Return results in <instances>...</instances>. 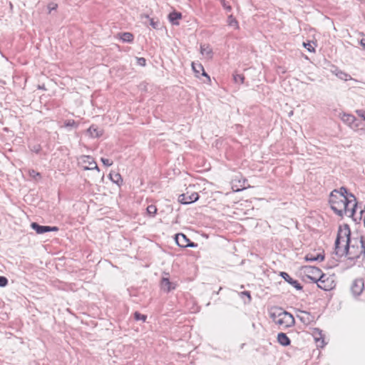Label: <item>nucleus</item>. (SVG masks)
<instances>
[{"label":"nucleus","instance_id":"nucleus-1","mask_svg":"<svg viewBox=\"0 0 365 365\" xmlns=\"http://www.w3.org/2000/svg\"><path fill=\"white\" fill-rule=\"evenodd\" d=\"M334 252L339 257L347 256V259L356 264L359 259L365 260V237L351 238L348 225L340 226L334 243Z\"/></svg>","mask_w":365,"mask_h":365},{"label":"nucleus","instance_id":"nucleus-2","mask_svg":"<svg viewBox=\"0 0 365 365\" xmlns=\"http://www.w3.org/2000/svg\"><path fill=\"white\" fill-rule=\"evenodd\" d=\"M329 202L331 210L338 216L354 217L357 206L356 199L354 195L349 193L344 187L332 190L329 195Z\"/></svg>","mask_w":365,"mask_h":365},{"label":"nucleus","instance_id":"nucleus-3","mask_svg":"<svg viewBox=\"0 0 365 365\" xmlns=\"http://www.w3.org/2000/svg\"><path fill=\"white\" fill-rule=\"evenodd\" d=\"M269 317L272 321L283 329L294 325L295 320L293 315L281 307H273L269 311Z\"/></svg>","mask_w":365,"mask_h":365},{"label":"nucleus","instance_id":"nucleus-4","mask_svg":"<svg viewBox=\"0 0 365 365\" xmlns=\"http://www.w3.org/2000/svg\"><path fill=\"white\" fill-rule=\"evenodd\" d=\"M304 272L307 277L313 282H324L322 278L324 277V274L319 268L314 266H306L304 268Z\"/></svg>","mask_w":365,"mask_h":365},{"label":"nucleus","instance_id":"nucleus-5","mask_svg":"<svg viewBox=\"0 0 365 365\" xmlns=\"http://www.w3.org/2000/svg\"><path fill=\"white\" fill-rule=\"evenodd\" d=\"M175 240L176 244L182 248L197 247V244L191 242L183 233L176 234Z\"/></svg>","mask_w":365,"mask_h":365},{"label":"nucleus","instance_id":"nucleus-6","mask_svg":"<svg viewBox=\"0 0 365 365\" xmlns=\"http://www.w3.org/2000/svg\"><path fill=\"white\" fill-rule=\"evenodd\" d=\"M81 163L83 169L85 170H97L99 171V168L95 162L94 159L89 155H83L81 158Z\"/></svg>","mask_w":365,"mask_h":365},{"label":"nucleus","instance_id":"nucleus-7","mask_svg":"<svg viewBox=\"0 0 365 365\" xmlns=\"http://www.w3.org/2000/svg\"><path fill=\"white\" fill-rule=\"evenodd\" d=\"M364 289V282L361 278L355 279L351 286V292L354 297L359 296Z\"/></svg>","mask_w":365,"mask_h":365},{"label":"nucleus","instance_id":"nucleus-8","mask_svg":"<svg viewBox=\"0 0 365 365\" xmlns=\"http://www.w3.org/2000/svg\"><path fill=\"white\" fill-rule=\"evenodd\" d=\"M199 198V195L197 192H192L189 195L188 192L182 194L179 196L178 200L180 203L184 205L190 204L196 202Z\"/></svg>","mask_w":365,"mask_h":365},{"label":"nucleus","instance_id":"nucleus-9","mask_svg":"<svg viewBox=\"0 0 365 365\" xmlns=\"http://www.w3.org/2000/svg\"><path fill=\"white\" fill-rule=\"evenodd\" d=\"M280 276L289 284L293 286L294 288H296L297 290H302V286L300 284V283L296 280L292 279L289 274L285 272H281Z\"/></svg>","mask_w":365,"mask_h":365},{"label":"nucleus","instance_id":"nucleus-10","mask_svg":"<svg viewBox=\"0 0 365 365\" xmlns=\"http://www.w3.org/2000/svg\"><path fill=\"white\" fill-rule=\"evenodd\" d=\"M297 317L304 324H309L312 321V316L306 311L297 310Z\"/></svg>","mask_w":365,"mask_h":365},{"label":"nucleus","instance_id":"nucleus-11","mask_svg":"<svg viewBox=\"0 0 365 365\" xmlns=\"http://www.w3.org/2000/svg\"><path fill=\"white\" fill-rule=\"evenodd\" d=\"M312 334L317 343V346L323 348L325 346V342L322 331L316 328L314 329Z\"/></svg>","mask_w":365,"mask_h":365},{"label":"nucleus","instance_id":"nucleus-12","mask_svg":"<svg viewBox=\"0 0 365 365\" xmlns=\"http://www.w3.org/2000/svg\"><path fill=\"white\" fill-rule=\"evenodd\" d=\"M192 68L193 71L195 73L196 76L199 77L200 72H202L201 75L205 76L208 81H210V76L205 71L204 68L201 63H195L194 62L192 63Z\"/></svg>","mask_w":365,"mask_h":365},{"label":"nucleus","instance_id":"nucleus-13","mask_svg":"<svg viewBox=\"0 0 365 365\" xmlns=\"http://www.w3.org/2000/svg\"><path fill=\"white\" fill-rule=\"evenodd\" d=\"M160 285L162 289L166 292H169L171 290L175 289L176 287V284L173 282H171L167 277H163L162 279Z\"/></svg>","mask_w":365,"mask_h":365},{"label":"nucleus","instance_id":"nucleus-14","mask_svg":"<svg viewBox=\"0 0 365 365\" xmlns=\"http://www.w3.org/2000/svg\"><path fill=\"white\" fill-rule=\"evenodd\" d=\"M168 19L173 25H179L178 20L182 19V14L178 11H173L168 15Z\"/></svg>","mask_w":365,"mask_h":365},{"label":"nucleus","instance_id":"nucleus-15","mask_svg":"<svg viewBox=\"0 0 365 365\" xmlns=\"http://www.w3.org/2000/svg\"><path fill=\"white\" fill-rule=\"evenodd\" d=\"M141 19H146L149 21V24L154 29H159L160 28V22L158 19H155L153 18H150V16L147 14H143L141 15Z\"/></svg>","mask_w":365,"mask_h":365},{"label":"nucleus","instance_id":"nucleus-16","mask_svg":"<svg viewBox=\"0 0 365 365\" xmlns=\"http://www.w3.org/2000/svg\"><path fill=\"white\" fill-rule=\"evenodd\" d=\"M277 341L281 345H282L284 346H287L289 345L291 343V341L289 339V337L287 336L286 334H284L283 332L278 334Z\"/></svg>","mask_w":365,"mask_h":365},{"label":"nucleus","instance_id":"nucleus-17","mask_svg":"<svg viewBox=\"0 0 365 365\" xmlns=\"http://www.w3.org/2000/svg\"><path fill=\"white\" fill-rule=\"evenodd\" d=\"M120 36V39L123 42L132 43L134 39V36L132 33L123 32L118 34Z\"/></svg>","mask_w":365,"mask_h":365},{"label":"nucleus","instance_id":"nucleus-18","mask_svg":"<svg viewBox=\"0 0 365 365\" xmlns=\"http://www.w3.org/2000/svg\"><path fill=\"white\" fill-rule=\"evenodd\" d=\"M31 227L34 230L37 234H43L48 232V226L40 225L37 222H32Z\"/></svg>","mask_w":365,"mask_h":365},{"label":"nucleus","instance_id":"nucleus-19","mask_svg":"<svg viewBox=\"0 0 365 365\" xmlns=\"http://www.w3.org/2000/svg\"><path fill=\"white\" fill-rule=\"evenodd\" d=\"M341 120L350 126L356 122V117L351 114H344Z\"/></svg>","mask_w":365,"mask_h":365},{"label":"nucleus","instance_id":"nucleus-20","mask_svg":"<svg viewBox=\"0 0 365 365\" xmlns=\"http://www.w3.org/2000/svg\"><path fill=\"white\" fill-rule=\"evenodd\" d=\"M88 132L93 138H98L102 135V131L98 130V128L94 125H91L88 129Z\"/></svg>","mask_w":365,"mask_h":365},{"label":"nucleus","instance_id":"nucleus-21","mask_svg":"<svg viewBox=\"0 0 365 365\" xmlns=\"http://www.w3.org/2000/svg\"><path fill=\"white\" fill-rule=\"evenodd\" d=\"M336 76H337L339 78L344 80L345 81L353 79L352 77L349 74H348L342 71H337V73H336Z\"/></svg>","mask_w":365,"mask_h":365},{"label":"nucleus","instance_id":"nucleus-22","mask_svg":"<svg viewBox=\"0 0 365 365\" xmlns=\"http://www.w3.org/2000/svg\"><path fill=\"white\" fill-rule=\"evenodd\" d=\"M110 179L115 183L119 185L120 182H122V178L121 175L119 173H110L109 175Z\"/></svg>","mask_w":365,"mask_h":365},{"label":"nucleus","instance_id":"nucleus-23","mask_svg":"<svg viewBox=\"0 0 365 365\" xmlns=\"http://www.w3.org/2000/svg\"><path fill=\"white\" fill-rule=\"evenodd\" d=\"M227 24L229 26H232L235 29L239 28L237 21L236 20L235 18H234V16L232 14H230L227 18Z\"/></svg>","mask_w":365,"mask_h":365},{"label":"nucleus","instance_id":"nucleus-24","mask_svg":"<svg viewBox=\"0 0 365 365\" xmlns=\"http://www.w3.org/2000/svg\"><path fill=\"white\" fill-rule=\"evenodd\" d=\"M200 52L202 55L210 56L212 53V49L209 46L202 45L200 46Z\"/></svg>","mask_w":365,"mask_h":365},{"label":"nucleus","instance_id":"nucleus-25","mask_svg":"<svg viewBox=\"0 0 365 365\" xmlns=\"http://www.w3.org/2000/svg\"><path fill=\"white\" fill-rule=\"evenodd\" d=\"M78 126V124L76 123L74 120H68L64 122V127L66 128H71L75 127L76 128Z\"/></svg>","mask_w":365,"mask_h":365},{"label":"nucleus","instance_id":"nucleus-26","mask_svg":"<svg viewBox=\"0 0 365 365\" xmlns=\"http://www.w3.org/2000/svg\"><path fill=\"white\" fill-rule=\"evenodd\" d=\"M134 319L137 321L138 320H142L143 322H145L147 319V316L146 315H144V314H142L138 312H135L134 313Z\"/></svg>","mask_w":365,"mask_h":365},{"label":"nucleus","instance_id":"nucleus-27","mask_svg":"<svg viewBox=\"0 0 365 365\" xmlns=\"http://www.w3.org/2000/svg\"><path fill=\"white\" fill-rule=\"evenodd\" d=\"M233 78H234V81L235 83H244L245 77L242 74H235L233 76Z\"/></svg>","mask_w":365,"mask_h":365},{"label":"nucleus","instance_id":"nucleus-28","mask_svg":"<svg viewBox=\"0 0 365 365\" xmlns=\"http://www.w3.org/2000/svg\"><path fill=\"white\" fill-rule=\"evenodd\" d=\"M147 212L150 215L154 216L157 212V208L155 205H150L147 207Z\"/></svg>","mask_w":365,"mask_h":365},{"label":"nucleus","instance_id":"nucleus-29","mask_svg":"<svg viewBox=\"0 0 365 365\" xmlns=\"http://www.w3.org/2000/svg\"><path fill=\"white\" fill-rule=\"evenodd\" d=\"M8 284V279L4 276H0V287H4Z\"/></svg>","mask_w":365,"mask_h":365},{"label":"nucleus","instance_id":"nucleus-30","mask_svg":"<svg viewBox=\"0 0 365 365\" xmlns=\"http://www.w3.org/2000/svg\"><path fill=\"white\" fill-rule=\"evenodd\" d=\"M221 5L227 11H230L232 10L231 6L229 5L225 0H221Z\"/></svg>","mask_w":365,"mask_h":365},{"label":"nucleus","instance_id":"nucleus-31","mask_svg":"<svg viewBox=\"0 0 365 365\" xmlns=\"http://www.w3.org/2000/svg\"><path fill=\"white\" fill-rule=\"evenodd\" d=\"M356 113L361 118L364 120H365V110L363 109H359L356 110Z\"/></svg>","mask_w":365,"mask_h":365},{"label":"nucleus","instance_id":"nucleus-32","mask_svg":"<svg viewBox=\"0 0 365 365\" xmlns=\"http://www.w3.org/2000/svg\"><path fill=\"white\" fill-rule=\"evenodd\" d=\"M137 63L140 66H145L146 64V60L143 57L137 58Z\"/></svg>","mask_w":365,"mask_h":365},{"label":"nucleus","instance_id":"nucleus-33","mask_svg":"<svg viewBox=\"0 0 365 365\" xmlns=\"http://www.w3.org/2000/svg\"><path fill=\"white\" fill-rule=\"evenodd\" d=\"M101 162L106 166H110L113 164V161L112 160H109L108 158H101Z\"/></svg>","mask_w":365,"mask_h":365},{"label":"nucleus","instance_id":"nucleus-34","mask_svg":"<svg viewBox=\"0 0 365 365\" xmlns=\"http://www.w3.org/2000/svg\"><path fill=\"white\" fill-rule=\"evenodd\" d=\"M307 261L314 262L316 261L315 256L313 254H307L305 257Z\"/></svg>","mask_w":365,"mask_h":365},{"label":"nucleus","instance_id":"nucleus-35","mask_svg":"<svg viewBox=\"0 0 365 365\" xmlns=\"http://www.w3.org/2000/svg\"><path fill=\"white\" fill-rule=\"evenodd\" d=\"M304 46L309 51V52H314V48L310 44V43H304Z\"/></svg>","mask_w":365,"mask_h":365},{"label":"nucleus","instance_id":"nucleus-36","mask_svg":"<svg viewBox=\"0 0 365 365\" xmlns=\"http://www.w3.org/2000/svg\"><path fill=\"white\" fill-rule=\"evenodd\" d=\"M360 121L356 118V122L353 124H351L350 127L353 129L358 128L360 125Z\"/></svg>","mask_w":365,"mask_h":365},{"label":"nucleus","instance_id":"nucleus-37","mask_svg":"<svg viewBox=\"0 0 365 365\" xmlns=\"http://www.w3.org/2000/svg\"><path fill=\"white\" fill-rule=\"evenodd\" d=\"M241 295H242V296H246V297L248 298L249 302H250V301H251V299H252V298H251V294H250V292L249 291H244V292H241Z\"/></svg>","mask_w":365,"mask_h":365},{"label":"nucleus","instance_id":"nucleus-38","mask_svg":"<svg viewBox=\"0 0 365 365\" xmlns=\"http://www.w3.org/2000/svg\"><path fill=\"white\" fill-rule=\"evenodd\" d=\"M47 230H48V232H56L59 229L58 227H56V226H53V227L48 226Z\"/></svg>","mask_w":365,"mask_h":365},{"label":"nucleus","instance_id":"nucleus-39","mask_svg":"<svg viewBox=\"0 0 365 365\" xmlns=\"http://www.w3.org/2000/svg\"><path fill=\"white\" fill-rule=\"evenodd\" d=\"M315 258L316 261H323L324 259V256L321 254H318L317 256H315Z\"/></svg>","mask_w":365,"mask_h":365},{"label":"nucleus","instance_id":"nucleus-40","mask_svg":"<svg viewBox=\"0 0 365 365\" xmlns=\"http://www.w3.org/2000/svg\"><path fill=\"white\" fill-rule=\"evenodd\" d=\"M39 150H40V146L39 145L34 146V148L32 149V151L36 152V153H38Z\"/></svg>","mask_w":365,"mask_h":365},{"label":"nucleus","instance_id":"nucleus-41","mask_svg":"<svg viewBox=\"0 0 365 365\" xmlns=\"http://www.w3.org/2000/svg\"><path fill=\"white\" fill-rule=\"evenodd\" d=\"M361 46L365 49V38H362L360 41Z\"/></svg>","mask_w":365,"mask_h":365},{"label":"nucleus","instance_id":"nucleus-42","mask_svg":"<svg viewBox=\"0 0 365 365\" xmlns=\"http://www.w3.org/2000/svg\"><path fill=\"white\" fill-rule=\"evenodd\" d=\"M337 71H341V70H339L337 68H334V69L331 71L332 73H334L335 76H336V73H337Z\"/></svg>","mask_w":365,"mask_h":365},{"label":"nucleus","instance_id":"nucleus-43","mask_svg":"<svg viewBox=\"0 0 365 365\" xmlns=\"http://www.w3.org/2000/svg\"><path fill=\"white\" fill-rule=\"evenodd\" d=\"M56 4L53 5V6H49V9H50L51 10H52V9H56Z\"/></svg>","mask_w":365,"mask_h":365},{"label":"nucleus","instance_id":"nucleus-44","mask_svg":"<svg viewBox=\"0 0 365 365\" xmlns=\"http://www.w3.org/2000/svg\"><path fill=\"white\" fill-rule=\"evenodd\" d=\"M364 227H365V217H364Z\"/></svg>","mask_w":365,"mask_h":365}]
</instances>
